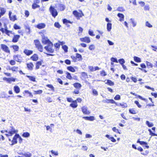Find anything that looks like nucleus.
<instances>
[{
  "label": "nucleus",
  "mask_w": 157,
  "mask_h": 157,
  "mask_svg": "<svg viewBox=\"0 0 157 157\" xmlns=\"http://www.w3.org/2000/svg\"><path fill=\"white\" fill-rule=\"evenodd\" d=\"M43 43L44 44H47V45L44 47V49L50 53H53L54 49L52 48L53 44L48 39L46 40L44 43L43 41Z\"/></svg>",
  "instance_id": "1"
},
{
  "label": "nucleus",
  "mask_w": 157,
  "mask_h": 157,
  "mask_svg": "<svg viewBox=\"0 0 157 157\" xmlns=\"http://www.w3.org/2000/svg\"><path fill=\"white\" fill-rule=\"evenodd\" d=\"M34 42L36 48L40 52H42L43 50V47L39 40H34Z\"/></svg>",
  "instance_id": "2"
},
{
  "label": "nucleus",
  "mask_w": 157,
  "mask_h": 157,
  "mask_svg": "<svg viewBox=\"0 0 157 157\" xmlns=\"http://www.w3.org/2000/svg\"><path fill=\"white\" fill-rule=\"evenodd\" d=\"M49 10L52 16L54 18H55L58 15V12L53 6H51L49 8Z\"/></svg>",
  "instance_id": "3"
},
{
  "label": "nucleus",
  "mask_w": 157,
  "mask_h": 157,
  "mask_svg": "<svg viewBox=\"0 0 157 157\" xmlns=\"http://www.w3.org/2000/svg\"><path fill=\"white\" fill-rule=\"evenodd\" d=\"M1 48L2 50L7 53H10V51L8 47L5 44H1Z\"/></svg>",
  "instance_id": "4"
},
{
  "label": "nucleus",
  "mask_w": 157,
  "mask_h": 157,
  "mask_svg": "<svg viewBox=\"0 0 157 157\" xmlns=\"http://www.w3.org/2000/svg\"><path fill=\"white\" fill-rule=\"evenodd\" d=\"M73 13L77 17L78 19H79L80 17H81L82 16L84 15L82 13H79L76 10L73 11Z\"/></svg>",
  "instance_id": "5"
},
{
  "label": "nucleus",
  "mask_w": 157,
  "mask_h": 157,
  "mask_svg": "<svg viewBox=\"0 0 157 157\" xmlns=\"http://www.w3.org/2000/svg\"><path fill=\"white\" fill-rule=\"evenodd\" d=\"M13 59L16 61L20 63L21 62L22 60V59L21 56L18 54L14 56Z\"/></svg>",
  "instance_id": "6"
},
{
  "label": "nucleus",
  "mask_w": 157,
  "mask_h": 157,
  "mask_svg": "<svg viewBox=\"0 0 157 157\" xmlns=\"http://www.w3.org/2000/svg\"><path fill=\"white\" fill-rule=\"evenodd\" d=\"M9 130V131H8V133L10 134V136H12L14 133L17 132L16 131L13 127H10Z\"/></svg>",
  "instance_id": "7"
},
{
  "label": "nucleus",
  "mask_w": 157,
  "mask_h": 157,
  "mask_svg": "<svg viewBox=\"0 0 157 157\" xmlns=\"http://www.w3.org/2000/svg\"><path fill=\"white\" fill-rule=\"evenodd\" d=\"M80 40L82 42H85L86 43H89L90 42V38L87 36H86L83 38H80Z\"/></svg>",
  "instance_id": "8"
},
{
  "label": "nucleus",
  "mask_w": 157,
  "mask_h": 157,
  "mask_svg": "<svg viewBox=\"0 0 157 157\" xmlns=\"http://www.w3.org/2000/svg\"><path fill=\"white\" fill-rule=\"evenodd\" d=\"M12 13L11 11H9V16L10 20L13 21H14L15 20H17L16 16L15 15H11Z\"/></svg>",
  "instance_id": "9"
},
{
  "label": "nucleus",
  "mask_w": 157,
  "mask_h": 157,
  "mask_svg": "<svg viewBox=\"0 0 157 157\" xmlns=\"http://www.w3.org/2000/svg\"><path fill=\"white\" fill-rule=\"evenodd\" d=\"M104 102L108 103H110L112 104H114L117 106L119 105V104L113 99H106L104 101Z\"/></svg>",
  "instance_id": "10"
},
{
  "label": "nucleus",
  "mask_w": 157,
  "mask_h": 157,
  "mask_svg": "<svg viewBox=\"0 0 157 157\" xmlns=\"http://www.w3.org/2000/svg\"><path fill=\"white\" fill-rule=\"evenodd\" d=\"M82 112L84 114H88L90 113V112L88 110L87 107L86 106H83L82 108Z\"/></svg>",
  "instance_id": "11"
},
{
  "label": "nucleus",
  "mask_w": 157,
  "mask_h": 157,
  "mask_svg": "<svg viewBox=\"0 0 157 157\" xmlns=\"http://www.w3.org/2000/svg\"><path fill=\"white\" fill-rule=\"evenodd\" d=\"M20 37V36L19 35H14L13 37L12 41L13 43L17 42Z\"/></svg>",
  "instance_id": "12"
},
{
  "label": "nucleus",
  "mask_w": 157,
  "mask_h": 157,
  "mask_svg": "<svg viewBox=\"0 0 157 157\" xmlns=\"http://www.w3.org/2000/svg\"><path fill=\"white\" fill-rule=\"evenodd\" d=\"M82 118L86 120H88L90 121H92L95 120V117L94 116H86L83 117Z\"/></svg>",
  "instance_id": "13"
},
{
  "label": "nucleus",
  "mask_w": 157,
  "mask_h": 157,
  "mask_svg": "<svg viewBox=\"0 0 157 157\" xmlns=\"http://www.w3.org/2000/svg\"><path fill=\"white\" fill-rule=\"evenodd\" d=\"M17 134H16L13 138V140H12V144L11 145H13L14 144H16L17 143Z\"/></svg>",
  "instance_id": "14"
},
{
  "label": "nucleus",
  "mask_w": 157,
  "mask_h": 157,
  "mask_svg": "<svg viewBox=\"0 0 157 157\" xmlns=\"http://www.w3.org/2000/svg\"><path fill=\"white\" fill-rule=\"evenodd\" d=\"M46 25L44 23H41L38 24L36 25V27L38 29H42L44 28L45 27Z\"/></svg>",
  "instance_id": "15"
},
{
  "label": "nucleus",
  "mask_w": 157,
  "mask_h": 157,
  "mask_svg": "<svg viewBox=\"0 0 157 157\" xmlns=\"http://www.w3.org/2000/svg\"><path fill=\"white\" fill-rule=\"evenodd\" d=\"M23 52L26 55L29 56L33 53V51L25 49L24 50Z\"/></svg>",
  "instance_id": "16"
},
{
  "label": "nucleus",
  "mask_w": 157,
  "mask_h": 157,
  "mask_svg": "<svg viewBox=\"0 0 157 157\" xmlns=\"http://www.w3.org/2000/svg\"><path fill=\"white\" fill-rule=\"evenodd\" d=\"M78 105L76 101H72V103L70 105V106L73 108H75L77 107Z\"/></svg>",
  "instance_id": "17"
},
{
  "label": "nucleus",
  "mask_w": 157,
  "mask_h": 157,
  "mask_svg": "<svg viewBox=\"0 0 157 157\" xmlns=\"http://www.w3.org/2000/svg\"><path fill=\"white\" fill-rule=\"evenodd\" d=\"M73 86L75 88L78 89H80L82 87L81 84L78 82H76L74 83Z\"/></svg>",
  "instance_id": "18"
},
{
  "label": "nucleus",
  "mask_w": 157,
  "mask_h": 157,
  "mask_svg": "<svg viewBox=\"0 0 157 157\" xmlns=\"http://www.w3.org/2000/svg\"><path fill=\"white\" fill-rule=\"evenodd\" d=\"M117 16L120 18L119 21H122L124 20V15L122 13H118L117 14Z\"/></svg>",
  "instance_id": "19"
},
{
  "label": "nucleus",
  "mask_w": 157,
  "mask_h": 157,
  "mask_svg": "<svg viewBox=\"0 0 157 157\" xmlns=\"http://www.w3.org/2000/svg\"><path fill=\"white\" fill-rule=\"evenodd\" d=\"M31 59L34 61H36L38 59V58L37 55L35 54L31 57Z\"/></svg>",
  "instance_id": "20"
},
{
  "label": "nucleus",
  "mask_w": 157,
  "mask_h": 157,
  "mask_svg": "<svg viewBox=\"0 0 157 157\" xmlns=\"http://www.w3.org/2000/svg\"><path fill=\"white\" fill-rule=\"evenodd\" d=\"M27 66L28 69L30 70H33V65L32 63H27Z\"/></svg>",
  "instance_id": "21"
},
{
  "label": "nucleus",
  "mask_w": 157,
  "mask_h": 157,
  "mask_svg": "<svg viewBox=\"0 0 157 157\" xmlns=\"http://www.w3.org/2000/svg\"><path fill=\"white\" fill-rule=\"evenodd\" d=\"M0 96L2 98H8L10 97V96H7L4 92H3L1 93L0 94Z\"/></svg>",
  "instance_id": "22"
},
{
  "label": "nucleus",
  "mask_w": 157,
  "mask_h": 157,
  "mask_svg": "<svg viewBox=\"0 0 157 157\" xmlns=\"http://www.w3.org/2000/svg\"><path fill=\"white\" fill-rule=\"evenodd\" d=\"M129 113L132 114H136L137 113V111L134 109H129Z\"/></svg>",
  "instance_id": "23"
},
{
  "label": "nucleus",
  "mask_w": 157,
  "mask_h": 157,
  "mask_svg": "<svg viewBox=\"0 0 157 157\" xmlns=\"http://www.w3.org/2000/svg\"><path fill=\"white\" fill-rule=\"evenodd\" d=\"M14 90L17 94L19 93L20 92V89L18 86H15L14 87Z\"/></svg>",
  "instance_id": "24"
},
{
  "label": "nucleus",
  "mask_w": 157,
  "mask_h": 157,
  "mask_svg": "<svg viewBox=\"0 0 157 157\" xmlns=\"http://www.w3.org/2000/svg\"><path fill=\"white\" fill-rule=\"evenodd\" d=\"M26 77H28L29 80L32 82L36 81V78L34 76H32L29 75H27Z\"/></svg>",
  "instance_id": "25"
},
{
  "label": "nucleus",
  "mask_w": 157,
  "mask_h": 157,
  "mask_svg": "<svg viewBox=\"0 0 157 157\" xmlns=\"http://www.w3.org/2000/svg\"><path fill=\"white\" fill-rule=\"evenodd\" d=\"M67 69L69 71L73 72H74L75 71V69L73 67L71 66L67 67Z\"/></svg>",
  "instance_id": "26"
},
{
  "label": "nucleus",
  "mask_w": 157,
  "mask_h": 157,
  "mask_svg": "<svg viewBox=\"0 0 157 157\" xmlns=\"http://www.w3.org/2000/svg\"><path fill=\"white\" fill-rule=\"evenodd\" d=\"M76 59H78V61L82 60V56L78 53L76 54Z\"/></svg>",
  "instance_id": "27"
},
{
  "label": "nucleus",
  "mask_w": 157,
  "mask_h": 157,
  "mask_svg": "<svg viewBox=\"0 0 157 157\" xmlns=\"http://www.w3.org/2000/svg\"><path fill=\"white\" fill-rule=\"evenodd\" d=\"M10 47L13 48L15 52L18 51L19 49V46L17 45H12Z\"/></svg>",
  "instance_id": "28"
},
{
  "label": "nucleus",
  "mask_w": 157,
  "mask_h": 157,
  "mask_svg": "<svg viewBox=\"0 0 157 157\" xmlns=\"http://www.w3.org/2000/svg\"><path fill=\"white\" fill-rule=\"evenodd\" d=\"M0 10L1 11L0 15L1 16H3L6 12V10L5 9L3 8H0Z\"/></svg>",
  "instance_id": "29"
},
{
  "label": "nucleus",
  "mask_w": 157,
  "mask_h": 157,
  "mask_svg": "<svg viewBox=\"0 0 157 157\" xmlns=\"http://www.w3.org/2000/svg\"><path fill=\"white\" fill-rule=\"evenodd\" d=\"M30 134L28 132H24L22 135V136L24 137L28 138L30 136Z\"/></svg>",
  "instance_id": "30"
},
{
  "label": "nucleus",
  "mask_w": 157,
  "mask_h": 157,
  "mask_svg": "<svg viewBox=\"0 0 157 157\" xmlns=\"http://www.w3.org/2000/svg\"><path fill=\"white\" fill-rule=\"evenodd\" d=\"M146 124L149 127H151L154 125V124L152 122H150L148 121H146Z\"/></svg>",
  "instance_id": "31"
},
{
  "label": "nucleus",
  "mask_w": 157,
  "mask_h": 157,
  "mask_svg": "<svg viewBox=\"0 0 157 157\" xmlns=\"http://www.w3.org/2000/svg\"><path fill=\"white\" fill-rule=\"evenodd\" d=\"M59 9L61 11H63L65 9V6L64 5L62 4H59Z\"/></svg>",
  "instance_id": "32"
},
{
  "label": "nucleus",
  "mask_w": 157,
  "mask_h": 157,
  "mask_svg": "<svg viewBox=\"0 0 157 157\" xmlns=\"http://www.w3.org/2000/svg\"><path fill=\"white\" fill-rule=\"evenodd\" d=\"M117 104H119L118 106L120 105L123 108H126L128 107L127 103H119Z\"/></svg>",
  "instance_id": "33"
},
{
  "label": "nucleus",
  "mask_w": 157,
  "mask_h": 157,
  "mask_svg": "<svg viewBox=\"0 0 157 157\" xmlns=\"http://www.w3.org/2000/svg\"><path fill=\"white\" fill-rule=\"evenodd\" d=\"M140 144L141 145H145V147L147 148H149V146L147 145V144L145 142L141 141Z\"/></svg>",
  "instance_id": "34"
},
{
  "label": "nucleus",
  "mask_w": 157,
  "mask_h": 157,
  "mask_svg": "<svg viewBox=\"0 0 157 157\" xmlns=\"http://www.w3.org/2000/svg\"><path fill=\"white\" fill-rule=\"evenodd\" d=\"M112 24L111 23H108L107 25V29L108 31H110L111 29Z\"/></svg>",
  "instance_id": "35"
},
{
  "label": "nucleus",
  "mask_w": 157,
  "mask_h": 157,
  "mask_svg": "<svg viewBox=\"0 0 157 157\" xmlns=\"http://www.w3.org/2000/svg\"><path fill=\"white\" fill-rule=\"evenodd\" d=\"M66 74L67 75L66 78H67L70 80L72 79V77L70 73L67 72H66Z\"/></svg>",
  "instance_id": "36"
},
{
  "label": "nucleus",
  "mask_w": 157,
  "mask_h": 157,
  "mask_svg": "<svg viewBox=\"0 0 157 157\" xmlns=\"http://www.w3.org/2000/svg\"><path fill=\"white\" fill-rule=\"evenodd\" d=\"M63 24H66V25H67V24L68 23H72V22H71L70 21L66 19H64L63 20Z\"/></svg>",
  "instance_id": "37"
},
{
  "label": "nucleus",
  "mask_w": 157,
  "mask_h": 157,
  "mask_svg": "<svg viewBox=\"0 0 157 157\" xmlns=\"http://www.w3.org/2000/svg\"><path fill=\"white\" fill-rule=\"evenodd\" d=\"M25 157H30L32 156V154L31 153L27 152L26 153L22 154Z\"/></svg>",
  "instance_id": "38"
},
{
  "label": "nucleus",
  "mask_w": 157,
  "mask_h": 157,
  "mask_svg": "<svg viewBox=\"0 0 157 157\" xmlns=\"http://www.w3.org/2000/svg\"><path fill=\"white\" fill-rule=\"evenodd\" d=\"M134 61L136 62L139 63L141 62L140 59L137 57L134 56Z\"/></svg>",
  "instance_id": "39"
},
{
  "label": "nucleus",
  "mask_w": 157,
  "mask_h": 157,
  "mask_svg": "<svg viewBox=\"0 0 157 157\" xmlns=\"http://www.w3.org/2000/svg\"><path fill=\"white\" fill-rule=\"evenodd\" d=\"M41 62L40 61H38L36 63V69H38L40 67V66L41 65Z\"/></svg>",
  "instance_id": "40"
},
{
  "label": "nucleus",
  "mask_w": 157,
  "mask_h": 157,
  "mask_svg": "<svg viewBox=\"0 0 157 157\" xmlns=\"http://www.w3.org/2000/svg\"><path fill=\"white\" fill-rule=\"evenodd\" d=\"M106 83L110 86H113L114 84L113 82L110 80H107Z\"/></svg>",
  "instance_id": "41"
},
{
  "label": "nucleus",
  "mask_w": 157,
  "mask_h": 157,
  "mask_svg": "<svg viewBox=\"0 0 157 157\" xmlns=\"http://www.w3.org/2000/svg\"><path fill=\"white\" fill-rule=\"evenodd\" d=\"M18 67H17L14 66L11 68L10 69L11 70L13 71L17 72L18 71Z\"/></svg>",
  "instance_id": "42"
},
{
  "label": "nucleus",
  "mask_w": 157,
  "mask_h": 157,
  "mask_svg": "<svg viewBox=\"0 0 157 157\" xmlns=\"http://www.w3.org/2000/svg\"><path fill=\"white\" fill-rule=\"evenodd\" d=\"M40 6L39 5H37L36 3H33L32 5V8L33 9H35L37 8L40 7Z\"/></svg>",
  "instance_id": "43"
},
{
  "label": "nucleus",
  "mask_w": 157,
  "mask_h": 157,
  "mask_svg": "<svg viewBox=\"0 0 157 157\" xmlns=\"http://www.w3.org/2000/svg\"><path fill=\"white\" fill-rule=\"evenodd\" d=\"M146 63L147 66V67H148V68H150L152 67L153 66L151 63L147 61Z\"/></svg>",
  "instance_id": "44"
},
{
  "label": "nucleus",
  "mask_w": 157,
  "mask_h": 157,
  "mask_svg": "<svg viewBox=\"0 0 157 157\" xmlns=\"http://www.w3.org/2000/svg\"><path fill=\"white\" fill-rule=\"evenodd\" d=\"M62 48L64 50L65 52H67L68 51V48L67 46L66 45H63L62 47Z\"/></svg>",
  "instance_id": "45"
},
{
  "label": "nucleus",
  "mask_w": 157,
  "mask_h": 157,
  "mask_svg": "<svg viewBox=\"0 0 157 157\" xmlns=\"http://www.w3.org/2000/svg\"><path fill=\"white\" fill-rule=\"evenodd\" d=\"M118 62L120 63L121 65L124 64V63H125V61L123 59H120L118 60Z\"/></svg>",
  "instance_id": "46"
},
{
  "label": "nucleus",
  "mask_w": 157,
  "mask_h": 157,
  "mask_svg": "<svg viewBox=\"0 0 157 157\" xmlns=\"http://www.w3.org/2000/svg\"><path fill=\"white\" fill-rule=\"evenodd\" d=\"M149 133L150 135H151V136H157V134H155V133H153L152 131L150 129H149L148 130Z\"/></svg>",
  "instance_id": "47"
},
{
  "label": "nucleus",
  "mask_w": 157,
  "mask_h": 157,
  "mask_svg": "<svg viewBox=\"0 0 157 157\" xmlns=\"http://www.w3.org/2000/svg\"><path fill=\"white\" fill-rule=\"evenodd\" d=\"M46 86L51 88V90L53 91V92L54 91V88L52 85L48 84L46 85Z\"/></svg>",
  "instance_id": "48"
},
{
  "label": "nucleus",
  "mask_w": 157,
  "mask_h": 157,
  "mask_svg": "<svg viewBox=\"0 0 157 157\" xmlns=\"http://www.w3.org/2000/svg\"><path fill=\"white\" fill-rule=\"evenodd\" d=\"M130 20L131 21L133 25V26L135 27L136 25V23L135 21L133 19L131 18Z\"/></svg>",
  "instance_id": "49"
},
{
  "label": "nucleus",
  "mask_w": 157,
  "mask_h": 157,
  "mask_svg": "<svg viewBox=\"0 0 157 157\" xmlns=\"http://www.w3.org/2000/svg\"><path fill=\"white\" fill-rule=\"evenodd\" d=\"M121 96L118 94H117L114 97V98L115 100H120L121 99Z\"/></svg>",
  "instance_id": "50"
},
{
  "label": "nucleus",
  "mask_w": 157,
  "mask_h": 157,
  "mask_svg": "<svg viewBox=\"0 0 157 157\" xmlns=\"http://www.w3.org/2000/svg\"><path fill=\"white\" fill-rule=\"evenodd\" d=\"M111 60L113 62H115L118 63V61L117 60V59L116 58L112 57L111 58Z\"/></svg>",
  "instance_id": "51"
},
{
  "label": "nucleus",
  "mask_w": 157,
  "mask_h": 157,
  "mask_svg": "<svg viewBox=\"0 0 157 157\" xmlns=\"http://www.w3.org/2000/svg\"><path fill=\"white\" fill-rule=\"evenodd\" d=\"M146 26L149 27L151 28L152 27V25H151L148 21H147L145 23Z\"/></svg>",
  "instance_id": "52"
},
{
  "label": "nucleus",
  "mask_w": 157,
  "mask_h": 157,
  "mask_svg": "<svg viewBox=\"0 0 157 157\" xmlns=\"http://www.w3.org/2000/svg\"><path fill=\"white\" fill-rule=\"evenodd\" d=\"M54 26L55 27L58 28H59L61 27V25L58 22H56L54 23Z\"/></svg>",
  "instance_id": "53"
},
{
  "label": "nucleus",
  "mask_w": 157,
  "mask_h": 157,
  "mask_svg": "<svg viewBox=\"0 0 157 157\" xmlns=\"http://www.w3.org/2000/svg\"><path fill=\"white\" fill-rule=\"evenodd\" d=\"M112 130L114 132L120 134V133L119 132V130L117 129L115 127H114L112 128Z\"/></svg>",
  "instance_id": "54"
},
{
  "label": "nucleus",
  "mask_w": 157,
  "mask_h": 157,
  "mask_svg": "<svg viewBox=\"0 0 157 157\" xmlns=\"http://www.w3.org/2000/svg\"><path fill=\"white\" fill-rule=\"evenodd\" d=\"M150 9L149 6L148 5L144 6V10H149Z\"/></svg>",
  "instance_id": "55"
},
{
  "label": "nucleus",
  "mask_w": 157,
  "mask_h": 157,
  "mask_svg": "<svg viewBox=\"0 0 157 157\" xmlns=\"http://www.w3.org/2000/svg\"><path fill=\"white\" fill-rule=\"evenodd\" d=\"M117 11H121V12H122V11H124V9L122 7H118L117 8Z\"/></svg>",
  "instance_id": "56"
},
{
  "label": "nucleus",
  "mask_w": 157,
  "mask_h": 157,
  "mask_svg": "<svg viewBox=\"0 0 157 157\" xmlns=\"http://www.w3.org/2000/svg\"><path fill=\"white\" fill-rule=\"evenodd\" d=\"M13 28L15 29H21L20 26L16 24H15L13 26Z\"/></svg>",
  "instance_id": "57"
},
{
  "label": "nucleus",
  "mask_w": 157,
  "mask_h": 157,
  "mask_svg": "<svg viewBox=\"0 0 157 157\" xmlns=\"http://www.w3.org/2000/svg\"><path fill=\"white\" fill-rule=\"evenodd\" d=\"M42 90H38L35 91H34L35 94H41L42 93Z\"/></svg>",
  "instance_id": "58"
},
{
  "label": "nucleus",
  "mask_w": 157,
  "mask_h": 157,
  "mask_svg": "<svg viewBox=\"0 0 157 157\" xmlns=\"http://www.w3.org/2000/svg\"><path fill=\"white\" fill-rule=\"evenodd\" d=\"M17 137L19 139V142L21 144L22 142V141L23 139H22L21 137L20 136V135L17 134Z\"/></svg>",
  "instance_id": "59"
},
{
  "label": "nucleus",
  "mask_w": 157,
  "mask_h": 157,
  "mask_svg": "<svg viewBox=\"0 0 157 157\" xmlns=\"http://www.w3.org/2000/svg\"><path fill=\"white\" fill-rule=\"evenodd\" d=\"M25 16L27 17H28L29 15V11L28 10H25Z\"/></svg>",
  "instance_id": "60"
},
{
  "label": "nucleus",
  "mask_w": 157,
  "mask_h": 157,
  "mask_svg": "<svg viewBox=\"0 0 157 157\" xmlns=\"http://www.w3.org/2000/svg\"><path fill=\"white\" fill-rule=\"evenodd\" d=\"M135 103L136 105L139 108H140L141 107V105L140 104L139 102L137 101H135L134 102Z\"/></svg>",
  "instance_id": "61"
},
{
  "label": "nucleus",
  "mask_w": 157,
  "mask_h": 157,
  "mask_svg": "<svg viewBox=\"0 0 157 157\" xmlns=\"http://www.w3.org/2000/svg\"><path fill=\"white\" fill-rule=\"evenodd\" d=\"M51 153L55 155H58V153L57 151H56L53 150H52L51 151Z\"/></svg>",
  "instance_id": "62"
},
{
  "label": "nucleus",
  "mask_w": 157,
  "mask_h": 157,
  "mask_svg": "<svg viewBox=\"0 0 157 157\" xmlns=\"http://www.w3.org/2000/svg\"><path fill=\"white\" fill-rule=\"evenodd\" d=\"M54 46L57 48L59 49L60 46V45L59 43H56L54 44Z\"/></svg>",
  "instance_id": "63"
},
{
  "label": "nucleus",
  "mask_w": 157,
  "mask_h": 157,
  "mask_svg": "<svg viewBox=\"0 0 157 157\" xmlns=\"http://www.w3.org/2000/svg\"><path fill=\"white\" fill-rule=\"evenodd\" d=\"M89 34L90 35L92 36H94L93 31L90 30L89 31Z\"/></svg>",
  "instance_id": "64"
}]
</instances>
